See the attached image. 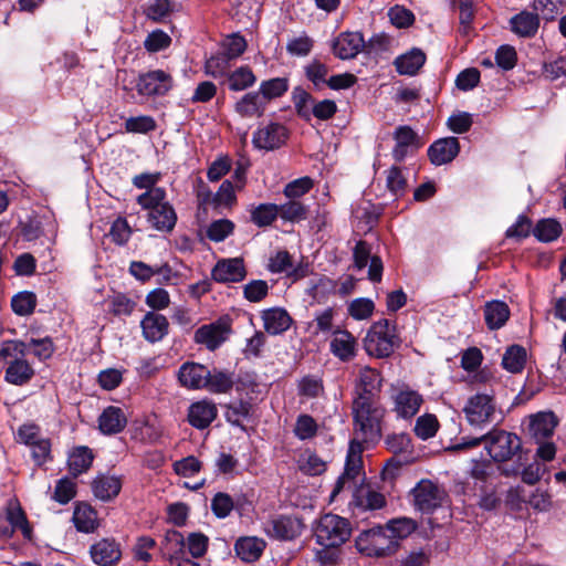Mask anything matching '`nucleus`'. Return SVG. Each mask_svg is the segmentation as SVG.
<instances>
[{"label":"nucleus","instance_id":"10","mask_svg":"<svg viewBox=\"0 0 566 566\" xmlns=\"http://www.w3.org/2000/svg\"><path fill=\"white\" fill-rule=\"evenodd\" d=\"M289 138L287 128L280 123H269L253 133L252 144L258 149L274 150L285 144Z\"/></svg>","mask_w":566,"mask_h":566},{"label":"nucleus","instance_id":"61","mask_svg":"<svg viewBox=\"0 0 566 566\" xmlns=\"http://www.w3.org/2000/svg\"><path fill=\"white\" fill-rule=\"evenodd\" d=\"M170 36L161 30H156L149 33L144 42L145 49L148 52H158L170 45Z\"/></svg>","mask_w":566,"mask_h":566},{"label":"nucleus","instance_id":"20","mask_svg":"<svg viewBox=\"0 0 566 566\" xmlns=\"http://www.w3.org/2000/svg\"><path fill=\"white\" fill-rule=\"evenodd\" d=\"M93 562L98 566H114L120 559L119 545L114 539L103 538L90 548Z\"/></svg>","mask_w":566,"mask_h":566},{"label":"nucleus","instance_id":"41","mask_svg":"<svg viewBox=\"0 0 566 566\" xmlns=\"http://www.w3.org/2000/svg\"><path fill=\"white\" fill-rule=\"evenodd\" d=\"M251 403L248 401H234L226 406V419L232 426L242 428V421L248 419L251 413Z\"/></svg>","mask_w":566,"mask_h":566},{"label":"nucleus","instance_id":"52","mask_svg":"<svg viewBox=\"0 0 566 566\" xmlns=\"http://www.w3.org/2000/svg\"><path fill=\"white\" fill-rule=\"evenodd\" d=\"M230 57L224 53L210 56L205 64V71L212 77L224 75L229 70Z\"/></svg>","mask_w":566,"mask_h":566},{"label":"nucleus","instance_id":"16","mask_svg":"<svg viewBox=\"0 0 566 566\" xmlns=\"http://www.w3.org/2000/svg\"><path fill=\"white\" fill-rule=\"evenodd\" d=\"M218 416L217 405L209 400L202 399L192 402L188 408V422L196 429L203 430L208 428Z\"/></svg>","mask_w":566,"mask_h":566},{"label":"nucleus","instance_id":"62","mask_svg":"<svg viewBox=\"0 0 566 566\" xmlns=\"http://www.w3.org/2000/svg\"><path fill=\"white\" fill-rule=\"evenodd\" d=\"M208 537L202 533H191L186 543L189 554L195 558L203 556L208 549Z\"/></svg>","mask_w":566,"mask_h":566},{"label":"nucleus","instance_id":"37","mask_svg":"<svg viewBox=\"0 0 566 566\" xmlns=\"http://www.w3.org/2000/svg\"><path fill=\"white\" fill-rule=\"evenodd\" d=\"M27 343L18 339L4 340L0 345V361L9 365L27 355Z\"/></svg>","mask_w":566,"mask_h":566},{"label":"nucleus","instance_id":"19","mask_svg":"<svg viewBox=\"0 0 566 566\" xmlns=\"http://www.w3.org/2000/svg\"><path fill=\"white\" fill-rule=\"evenodd\" d=\"M365 48V40L359 32L340 33L333 44L334 54L342 60L354 59Z\"/></svg>","mask_w":566,"mask_h":566},{"label":"nucleus","instance_id":"42","mask_svg":"<svg viewBox=\"0 0 566 566\" xmlns=\"http://www.w3.org/2000/svg\"><path fill=\"white\" fill-rule=\"evenodd\" d=\"M562 233V227L555 219H543L533 229V234L542 242L556 240Z\"/></svg>","mask_w":566,"mask_h":566},{"label":"nucleus","instance_id":"27","mask_svg":"<svg viewBox=\"0 0 566 566\" xmlns=\"http://www.w3.org/2000/svg\"><path fill=\"white\" fill-rule=\"evenodd\" d=\"M426 54L420 49L413 48L396 57L394 64L399 74L413 76L423 66Z\"/></svg>","mask_w":566,"mask_h":566},{"label":"nucleus","instance_id":"1","mask_svg":"<svg viewBox=\"0 0 566 566\" xmlns=\"http://www.w3.org/2000/svg\"><path fill=\"white\" fill-rule=\"evenodd\" d=\"M353 416L356 438L349 443L344 473L338 478L331 495H338L340 492H350L352 495H381L365 484L361 453L363 443H375L380 439V422L385 409L375 399L355 397Z\"/></svg>","mask_w":566,"mask_h":566},{"label":"nucleus","instance_id":"29","mask_svg":"<svg viewBox=\"0 0 566 566\" xmlns=\"http://www.w3.org/2000/svg\"><path fill=\"white\" fill-rule=\"evenodd\" d=\"M510 308L503 301H491L484 306V319L491 331L500 329L510 318Z\"/></svg>","mask_w":566,"mask_h":566},{"label":"nucleus","instance_id":"63","mask_svg":"<svg viewBox=\"0 0 566 566\" xmlns=\"http://www.w3.org/2000/svg\"><path fill=\"white\" fill-rule=\"evenodd\" d=\"M496 64L505 71L512 70L516 65V51L511 45H501L495 53Z\"/></svg>","mask_w":566,"mask_h":566},{"label":"nucleus","instance_id":"11","mask_svg":"<svg viewBox=\"0 0 566 566\" xmlns=\"http://www.w3.org/2000/svg\"><path fill=\"white\" fill-rule=\"evenodd\" d=\"M171 86V76L163 70L142 74L136 85L137 92L144 96L165 95Z\"/></svg>","mask_w":566,"mask_h":566},{"label":"nucleus","instance_id":"26","mask_svg":"<svg viewBox=\"0 0 566 566\" xmlns=\"http://www.w3.org/2000/svg\"><path fill=\"white\" fill-rule=\"evenodd\" d=\"M557 423V418L553 412H539L531 419V436L536 440V442L544 441L553 436Z\"/></svg>","mask_w":566,"mask_h":566},{"label":"nucleus","instance_id":"5","mask_svg":"<svg viewBox=\"0 0 566 566\" xmlns=\"http://www.w3.org/2000/svg\"><path fill=\"white\" fill-rule=\"evenodd\" d=\"M350 535L349 521L332 513L323 515L315 530L316 543L321 546H342Z\"/></svg>","mask_w":566,"mask_h":566},{"label":"nucleus","instance_id":"45","mask_svg":"<svg viewBox=\"0 0 566 566\" xmlns=\"http://www.w3.org/2000/svg\"><path fill=\"white\" fill-rule=\"evenodd\" d=\"M287 88L289 82L285 77H275L262 82L259 93L265 102L282 96Z\"/></svg>","mask_w":566,"mask_h":566},{"label":"nucleus","instance_id":"4","mask_svg":"<svg viewBox=\"0 0 566 566\" xmlns=\"http://www.w3.org/2000/svg\"><path fill=\"white\" fill-rule=\"evenodd\" d=\"M357 551L368 557H387L398 551L397 541L389 537L384 526L361 532L355 539Z\"/></svg>","mask_w":566,"mask_h":566},{"label":"nucleus","instance_id":"50","mask_svg":"<svg viewBox=\"0 0 566 566\" xmlns=\"http://www.w3.org/2000/svg\"><path fill=\"white\" fill-rule=\"evenodd\" d=\"M279 216L286 221H300L306 218L307 208L296 200H290L286 203L279 206Z\"/></svg>","mask_w":566,"mask_h":566},{"label":"nucleus","instance_id":"14","mask_svg":"<svg viewBox=\"0 0 566 566\" xmlns=\"http://www.w3.org/2000/svg\"><path fill=\"white\" fill-rule=\"evenodd\" d=\"M210 376V369L199 363H184L178 370V379L182 387L188 389H205L207 379Z\"/></svg>","mask_w":566,"mask_h":566},{"label":"nucleus","instance_id":"47","mask_svg":"<svg viewBox=\"0 0 566 566\" xmlns=\"http://www.w3.org/2000/svg\"><path fill=\"white\" fill-rule=\"evenodd\" d=\"M234 230V223L229 219L212 221L207 228V237L213 242L226 240Z\"/></svg>","mask_w":566,"mask_h":566},{"label":"nucleus","instance_id":"13","mask_svg":"<svg viewBox=\"0 0 566 566\" xmlns=\"http://www.w3.org/2000/svg\"><path fill=\"white\" fill-rule=\"evenodd\" d=\"M303 530L304 523L300 517L284 515L271 520L265 526L268 535L281 541L294 539Z\"/></svg>","mask_w":566,"mask_h":566},{"label":"nucleus","instance_id":"49","mask_svg":"<svg viewBox=\"0 0 566 566\" xmlns=\"http://www.w3.org/2000/svg\"><path fill=\"white\" fill-rule=\"evenodd\" d=\"M166 198V191L165 189L158 187V188H151L144 193L139 195L137 197V202L143 207V209L148 210V212H151L155 210L156 207L159 205H164L167 201Z\"/></svg>","mask_w":566,"mask_h":566},{"label":"nucleus","instance_id":"57","mask_svg":"<svg viewBox=\"0 0 566 566\" xmlns=\"http://www.w3.org/2000/svg\"><path fill=\"white\" fill-rule=\"evenodd\" d=\"M473 124L472 115L467 112L452 114L447 122L450 130L455 134L467 133Z\"/></svg>","mask_w":566,"mask_h":566},{"label":"nucleus","instance_id":"33","mask_svg":"<svg viewBox=\"0 0 566 566\" xmlns=\"http://www.w3.org/2000/svg\"><path fill=\"white\" fill-rule=\"evenodd\" d=\"M94 460L93 451L84 446L74 448L67 459V465L74 476L87 471Z\"/></svg>","mask_w":566,"mask_h":566},{"label":"nucleus","instance_id":"6","mask_svg":"<svg viewBox=\"0 0 566 566\" xmlns=\"http://www.w3.org/2000/svg\"><path fill=\"white\" fill-rule=\"evenodd\" d=\"M396 344L395 326L387 319L375 323L364 339L366 352L378 358L390 356Z\"/></svg>","mask_w":566,"mask_h":566},{"label":"nucleus","instance_id":"55","mask_svg":"<svg viewBox=\"0 0 566 566\" xmlns=\"http://www.w3.org/2000/svg\"><path fill=\"white\" fill-rule=\"evenodd\" d=\"M348 505L353 510V514L357 515L367 510H379L386 505V501L385 497H354Z\"/></svg>","mask_w":566,"mask_h":566},{"label":"nucleus","instance_id":"32","mask_svg":"<svg viewBox=\"0 0 566 566\" xmlns=\"http://www.w3.org/2000/svg\"><path fill=\"white\" fill-rule=\"evenodd\" d=\"M73 522L77 531L93 532L98 525L97 513L90 504L80 502L75 506Z\"/></svg>","mask_w":566,"mask_h":566},{"label":"nucleus","instance_id":"51","mask_svg":"<svg viewBox=\"0 0 566 566\" xmlns=\"http://www.w3.org/2000/svg\"><path fill=\"white\" fill-rule=\"evenodd\" d=\"M156 128V122L151 116L142 115L129 117L125 122V129L134 134H147Z\"/></svg>","mask_w":566,"mask_h":566},{"label":"nucleus","instance_id":"22","mask_svg":"<svg viewBox=\"0 0 566 566\" xmlns=\"http://www.w3.org/2000/svg\"><path fill=\"white\" fill-rule=\"evenodd\" d=\"M261 318L264 329L271 335H280L286 332L293 322L287 311L282 307L262 311Z\"/></svg>","mask_w":566,"mask_h":566},{"label":"nucleus","instance_id":"44","mask_svg":"<svg viewBox=\"0 0 566 566\" xmlns=\"http://www.w3.org/2000/svg\"><path fill=\"white\" fill-rule=\"evenodd\" d=\"M387 189L395 196L401 197L407 189V179L400 167L392 166L386 171Z\"/></svg>","mask_w":566,"mask_h":566},{"label":"nucleus","instance_id":"21","mask_svg":"<svg viewBox=\"0 0 566 566\" xmlns=\"http://www.w3.org/2000/svg\"><path fill=\"white\" fill-rule=\"evenodd\" d=\"M143 336L150 343L161 340L169 328L168 319L158 313L148 312L140 322Z\"/></svg>","mask_w":566,"mask_h":566},{"label":"nucleus","instance_id":"59","mask_svg":"<svg viewBox=\"0 0 566 566\" xmlns=\"http://www.w3.org/2000/svg\"><path fill=\"white\" fill-rule=\"evenodd\" d=\"M313 187V180L310 177H302L289 182L284 188V195L290 199L300 198L308 192Z\"/></svg>","mask_w":566,"mask_h":566},{"label":"nucleus","instance_id":"24","mask_svg":"<svg viewBox=\"0 0 566 566\" xmlns=\"http://www.w3.org/2000/svg\"><path fill=\"white\" fill-rule=\"evenodd\" d=\"M148 222L157 231L169 233L176 226L177 213L174 207L169 202H166L156 207L151 212H148Z\"/></svg>","mask_w":566,"mask_h":566},{"label":"nucleus","instance_id":"2","mask_svg":"<svg viewBox=\"0 0 566 566\" xmlns=\"http://www.w3.org/2000/svg\"><path fill=\"white\" fill-rule=\"evenodd\" d=\"M482 442L489 455L496 462L512 459L521 449V440L515 433L503 429H492L486 434L478 438H462L461 442L451 447V450L471 449Z\"/></svg>","mask_w":566,"mask_h":566},{"label":"nucleus","instance_id":"34","mask_svg":"<svg viewBox=\"0 0 566 566\" xmlns=\"http://www.w3.org/2000/svg\"><path fill=\"white\" fill-rule=\"evenodd\" d=\"M234 385V374L229 370L213 368L207 379L206 390L212 394H228Z\"/></svg>","mask_w":566,"mask_h":566},{"label":"nucleus","instance_id":"28","mask_svg":"<svg viewBox=\"0 0 566 566\" xmlns=\"http://www.w3.org/2000/svg\"><path fill=\"white\" fill-rule=\"evenodd\" d=\"M126 417L120 408L109 406L98 418L99 430L104 434H115L120 432L126 426Z\"/></svg>","mask_w":566,"mask_h":566},{"label":"nucleus","instance_id":"23","mask_svg":"<svg viewBox=\"0 0 566 566\" xmlns=\"http://www.w3.org/2000/svg\"><path fill=\"white\" fill-rule=\"evenodd\" d=\"M266 547V542L256 536H242L235 541L234 551L240 559L245 563L258 560Z\"/></svg>","mask_w":566,"mask_h":566},{"label":"nucleus","instance_id":"9","mask_svg":"<svg viewBox=\"0 0 566 566\" xmlns=\"http://www.w3.org/2000/svg\"><path fill=\"white\" fill-rule=\"evenodd\" d=\"M231 333L229 319L220 318L213 323L202 325L195 333V342L214 350L223 344Z\"/></svg>","mask_w":566,"mask_h":566},{"label":"nucleus","instance_id":"58","mask_svg":"<svg viewBox=\"0 0 566 566\" xmlns=\"http://www.w3.org/2000/svg\"><path fill=\"white\" fill-rule=\"evenodd\" d=\"M474 18V9L472 1H459V32L468 35L471 30V23Z\"/></svg>","mask_w":566,"mask_h":566},{"label":"nucleus","instance_id":"7","mask_svg":"<svg viewBox=\"0 0 566 566\" xmlns=\"http://www.w3.org/2000/svg\"><path fill=\"white\" fill-rule=\"evenodd\" d=\"M390 399L397 418L410 420L423 403L422 396L408 386L392 387Z\"/></svg>","mask_w":566,"mask_h":566},{"label":"nucleus","instance_id":"40","mask_svg":"<svg viewBox=\"0 0 566 566\" xmlns=\"http://www.w3.org/2000/svg\"><path fill=\"white\" fill-rule=\"evenodd\" d=\"M35 306L36 295L33 292H19L11 300L12 311L20 316L31 315L34 312Z\"/></svg>","mask_w":566,"mask_h":566},{"label":"nucleus","instance_id":"18","mask_svg":"<svg viewBox=\"0 0 566 566\" xmlns=\"http://www.w3.org/2000/svg\"><path fill=\"white\" fill-rule=\"evenodd\" d=\"M460 151L457 137H446L436 140L428 149L430 161L436 166L451 163Z\"/></svg>","mask_w":566,"mask_h":566},{"label":"nucleus","instance_id":"56","mask_svg":"<svg viewBox=\"0 0 566 566\" xmlns=\"http://www.w3.org/2000/svg\"><path fill=\"white\" fill-rule=\"evenodd\" d=\"M390 22L397 28H408L415 21V14L402 6H395L388 11Z\"/></svg>","mask_w":566,"mask_h":566},{"label":"nucleus","instance_id":"3","mask_svg":"<svg viewBox=\"0 0 566 566\" xmlns=\"http://www.w3.org/2000/svg\"><path fill=\"white\" fill-rule=\"evenodd\" d=\"M463 412L467 421L473 426L483 428L496 420L500 415L493 390L479 391L468 398Z\"/></svg>","mask_w":566,"mask_h":566},{"label":"nucleus","instance_id":"30","mask_svg":"<svg viewBox=\"0 0 566 566\" xmlns=\"http://www.w3.org/2000/svg\"><path fill=\"white\" fill-rule=\"evenodd\" d=\"M34 375L32 366L25 358L11 361L7 365L4 380L11 385L22 386L28 384Z\"/></svg>","mask_w":566,"mask_h":566},{"label":"nucleus","instance_id":"39","mask_svg":"<svg viewBox=\"0 0 566 566\" xmlns=\"http://www.w3.org/2000/svg\"><path fill=\"white\" fill-rule=\"evenodd\" d=\"M526 352L522 346L513 345L503 355L502 365L510 373H520L525 365Z\"/></svg>","mask_w":566,"mask_h":566},{"label":"nucleus","instance_id":"43","mask_svg":"<svg viewBox=\"0 0 566 566\" xmlns=\"http://www.w3.org/2000/svg\"><path fill=\"white\" fill-rule=\"evenodd\" d=\"M279 213L277 205L261 203L251 211V220L258 227H266L279 217Z\"/></svg>","mask_w":566,"mask_h":566},{"label":"nucleus","instance_id":"60","mask_svg":"<svg viewBox=\"0 0 566 566\" xmlns=\"http://www.w3.org/2000/svg\"><path fill=\"white\" fill-rule=\"evenodd\" d=\"M130 234H132V230H130V227H129L128 222L126 221V219L117 218L113 222L111 230H109V235L116 244H118V245L125 244L129 240Z\"/></svg>","mask_w":566,"mask_h":566},{"label":"nucleus","instance_id":"17","mask_svg":"<svg viewBox=\"0 0 566 566\" xmlns=\"http://www.w3.org/2000/svg\"><path fill=\"white\" fill-rule=\"evenodd\" d=\"M331 353L342 361H349L356 356L357 340L345 329H336L329 342Z\"/></svg>","mask_w":566,"mask_h":566},{"label":"nucleus","instance_id":"8","mask_svg":"<svg viewBox=\"0 0 566 566\" xmlns=\"http://www.w3.org/2000/svg\"><path fill=\"white\" fill-rule=\"evenodd\" d=\"M17 530H20L25 537L31 535L25 513L14 499L9 501L3 514H0V534L10 537Z\"/></svg>","mask_w":566,"mask_h":566},{"label":"nucleus","instance_id":"35","mask_svg":"<svg viewBox=\"0 0 566 566\" xmlns=\"http://www.w3.org/2000/svg\"><path fill=\"white\" fill-rule=\"evenodd\" d=\"M122 478L111 473H99L92 482L94 495H118L122 490Z\"/></svg>","mask_w":566,"mask_h":566},{"label":"nucleus","instance_id":"25","mask_svg":"<svg viewBox=\"0 0 566 566\" xmlns=\"http://www.w3.org/2000/svg\"><path fill=\"white\" fill-rule=\"evenodd\" d=\"M512 32L520 38H533L539 28V17L537 13L521 11L510 19Z\"/></svg>","mask_w":566,"mask_h":566},{"label":"nucleus","instance_id":"64","mask_svg":"<svg viewBox=\"0 0 566 566\" xmlns=\"http://www.w3.org/2000/svg\"><path fill=\"white\" fill-rule=\"evenodd\" d=\"M374 303L368 298L354 300L348 307L349 314L355 319H366L374 312Z\"/></svg>","mask_w":566,"mask_h":566},{"label":"nucleus","instance_id":"54","mask_svg":"<svg viewBox=\"0 0 566 566\" xmlns=\"http://www.w3.org/2000/svg\"><path fill=\"white\" fill-rule=\"evenodd\" d=\"M317 424L315 420L308 415L298 416L295 427L294 433L301 440L311 439L316 434Z\"/></svg>","mask_w":566,"mask_h":566},{"label":"nucleus","instance_id":"15","mask_svg":"<svg viewBox=\"0 0 566 566\" xmlns=\"http://www.w3.org/2000/svg\"><path fill=\"white\" fill-rule=\"evenodd\" d=\"M381 381L380 373L377 369L369 366L359 367L355 379L356 397L375 399L381 388Z\"/></svg>","mask_w":566,"mask_h":566},{"label":"nucleus","instance_id":"53","mask_svg":"<svg viewBox=\"0 0 566 566\" xmlns=\"http://www.w3.org/2000/svg\"><path fill=\"white\" fill-rule=\"evenodd\" d=\"M269 289L266 281L252 280L243 286V295L248 301L258 303L266 297Z\"/></svg>","mask_w":566,"mask_h":566},{"label":"nucleus","instance_id":"31","mask_svg":"<svg viewBox=\"0 0 566 566\" xmlns=\"http://www.w3.org/2000/svg\"><path fill=\"white\" fill-rule=\"evenodd\" d=\"M265 102L259 92L243 95L235 103L234 109L242 117H260L265 109Z\"/></svg>","mask_w":566,"mask_h":566},{"label":"nucleus","instance_id":"12","mask_svg":"<svg viewBox=\"0 0 566 566\" xmlns=\"http://www.w3.org/2000/svg\"><path fill=\"white\" fill-rule=\"evenodd\" d=\"M212 279L218 283H238L245 279L247 270L242 258L222 259L211 271Z\"/></svg>","mask_w":566,"mask_h":566},{"label":"nucleus","instance_id":"46","mask_svg":"<svg viewBox=\"0 0 566 566\" xmlns=\"http://www.w3.org/2000/svg\"><path fill=\"white\" fill-rule=\"evenodd\" d=\"M439 429V421L432 413L420 416L416 420L413 431L416 436L422 440L432 438Z\"/></svg>","mask_w":566,"mask_h":566},{"label":"nucleus","instance_id":"38","mask_svg":"<svg viewBox=\"0 0 566 566\" xmlns=\"http://www.w3.org/2000/svg\"><path fill=\"white\" fill-rule=\"evenodd\" d=\"M255 81L256 77L249 66H240L228 76L229 88L234 92L251 87Z\"/></svg>","mask_w":566,"mask_h":566},{"label":"nucleus","instance_id":"36","mask_svg":"<svg viewBox=\"0 0 566 566\" xmlns=\"http://www.w3.org/2000/svg\"><path fill=\"white\" fill-rule=\"evenodd\" d=\"M384 528L399 545V541L407 538L416 531L417 523L409 517H397L388 521Z\"/></svg>","mask_w":566,"mask_h":566},{"label":"nucleus","instance_id":"48","mask_svg":"<svg viewBox=\"0 0 566 566\" xmlns=\"http://www.w3.org/2000/svg\"><path fill=\"white\" fill-rule=\"evenodd\" d=\"M185 546L186 542L180 532L175 530L166 532L163 549L169 555L170 559H178V554L184 552Z\"/></svg>","mask_w":566,"mask_h":566}]
</instances>
